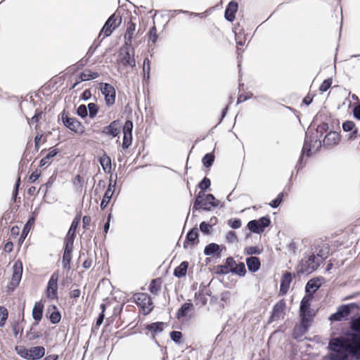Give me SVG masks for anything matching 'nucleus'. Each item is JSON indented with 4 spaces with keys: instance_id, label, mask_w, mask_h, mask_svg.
I'll return each mask as SVG.
<instances>
[{
    "instance_id": "1",
    "label": "nucleus",
    "mask_w": 360,
    "mask_h": 360,
    "mask_svg": "<svg viewBox=\"0 0 360 360\" xmlns=\"http://www.w3.org/2000/svg\"><path fill=\"white\" fill-rule=\"evenodd\" d=\"M321 146V141L318 139L317 135L314 136V133L310 131L306 132L304 142L302 150V155H300L296 167L297 169H300L304 167V164H302L303 160V154L304 153H307L308 157L311 155V150L312 149H318Z\"/></svg>"
},
{
    "instance_id": "2",
    "label": "nucleus",
    "mask_w": 360,
    "mask_h": 360,
    "mask_svg": "<svg viewBox=\"0 0 360 360\" xmlns=\"http://www.w3.org/2000/svg\"><path fill=\"white\" fill-rule=\"evenodd\" d=\"M329 349L333 352L330 354L332 360H346L347 354L345 350V343L342 339H332L328 345Z\"/></svg>"
},
{
    "instance_id": "3",
    "label": "nucleus",
    "mask_w": 360,
    "mask_h": 360,
    "mask_svg": "<svg viewBox=\"0 0 360 360\" xmlns=\"http://www.w3.org/2000/svg\"><path fill=\"white\" fill-rule=\"evenodd\" d=\"M354 309H359V306L356 303L341 305L338 308L335 313L330 316L329 320L331 321H340L346 319Z\"/></svg>"
},
{
    "instance_id": "4",
    "label": "nucleus",
    "mask_w": 360,
    "mask_h": 360,
    "mask_svg": "<svg viewBox=\"0 0 360 360\" xmlns=\"http://www.w3.org/2000/svg\"><path fill=\"white\" fill-rule=\"evenodd\" d=\"M120 62L125 67L134 68L136 66L134 51L132 46L125 48L124 44H123L120 51Z\"/></svg>"
},
{
    "instance_id": "5",
    "label": "nucleus",
    "mask_w": 360,
    "mask_h": 360,
    "mask_svg": "<svg viewBox=\"0 0 360 360\" xmlns=\"http://www.w3.org/2000/svg\"><path fill=\"white\" fill-rule=\"evenodd\" d=\"M59 278L58 271L53 272L47 284L46 295V297L50 300L58 299V281Z\"/></svg>"
},
{
    "instance_id": "6",
    "label": "nucleus",
    "mask_w": 360,
    "mask_h": 360,
    "mask_svg": "<svg viewBox=\"0 0 360 360\" xmlns=\"http://www.w3.org/2000/svg\"><path fill=\"white\" fill-rule=\"evenodd\" d=\"M311 296H304L300 303V315L302 316V324L307 327L311 319Z\"/></svg>"
},
{
    "instance_id": "7",
    "label": "nucleus",
    "mask_w": 360,
    "mask_h": 360,
    "mask_svg": "<svg viewBox=\"0 0 360 360\" xmlns=\"http://www.w3.org/2000/svg\"><path fill=\"white\" fill-rule=\"evenodd\" d=\"M61 120L64 126L72 131L79 133L83 131L82 123L75 117H70L64 111L61 113Z\"/></svg>"
},
{
    "instance_id": "8",
    "label": "nucleus",
    "mask_w": 360,
    "mask_h": 360,
    "mask_svg": "<svg viewBox=\"0 0 360 360\" xmlns=\"http://www.w3.org/2000/svg\"><path fill=\"white\" fill-rule=\"evenodd\" d=\"M270 223L271 221L269 217H262L257 220L250 221L247 226L250 231L255 233H261Z\"/></svg>"
},
{
    "instance_id": "9",
    "label": "nucleus",
    "mask_w": 360,
    "mask_h": 360,
    "mask_svg": "<svg viewBox=\"0 0 360 360\" xmlns=\"http://www.w3.org/2000/svg\"><path fill=\"white\" fill-rule=\"evenodd\" d=\"M133 299L137 305H139L145 313H150L152 309V301L150 296L146 293L139 292L133 295Z\"/></svg>"
},
{
    "instance_id": "10",
    "label": "nucleus",
    "mask_w": 360,
    "mask_h": 360,
    "mask_svg": "<svg viewBox=\"0 0 360 360\" xmlns=\"http://www.w3.org/2000/svg\"><path fill=\"white\" fill-rule=\"evenodd\" d=\"M100 85V89L102 94L105 97L106 105H112L115 101L116 92L115 88L108 83H101Z\"/></svg>"
},
{
    "instance_id": "11",
    "label": "nucleus",
    "mask_w": 360,
    "mask_h": 360,
    "mask_svg": "<svg viewBox=\"0 0 360 360\" xmlns=\"http://www.w3.org/2000/svg\"><path fill=\"white\" fill-rule=\"evenodd\" d=\"M319 257H321L319 254H317V255L314 254L309 255L304 264V271L311 273L317 269L320 264L323 262V259Z\"/></svg>"
},
{
    "instance_id": "12",
    "label": "nucleus",
    "mask_w": 360,
    "mask_h": 360,
    "mask_svg": "<svg viewBox=\"0 0 360 360\" xmlns=\"http://www.w3.org/2000/svg\"><path fill=\"white\" fill-rule=\"evenodd\" d=\"M22 264L20 260L15 262L13 266V275L11 281V285L16 287L22 278Z\"/></svg>"
},
{
    "instance_id": "13",
    "label": "nucleus",
    "mask_w": 360,
    "mask_h": 360,
    "mask_svg": "<svg viewBox=\"0 0 360 360\" xmlns=\"http://www.w3.org/2000/svg\"><path fill=\"white\" fill-rule=\"evenodd\" d=\"M136 30V24L130 21L127 23V27L126 32L124 35V47L132 46V39L134 37V32Z\"/></svg>"
},
{
    "instance_id": "14",
    "label": "nucleus",
    "mask_w": 360,
    "mask_h": 360,
    "mask_svg": "<svg viewBox=\"0 0 360 360\" xmlns=\"http://www.w3.org/2000/svg\"><path fill=\"white\" fill-rule=\"evenodd\" d=\"M102 134L111 136L113 138L117 136L120 134L119 122L117 120L112 121L109 125L103 127Z\"/></svg>"
},
{
    "instance_id": "15",
    "label": "nucleus",
    "mask_w": 360,
    "mask_h": 360,
    "mask_svg": "<svg viewBox=\"0 0 360 360\" xmlns=\"http://www.w3.org/2000/svg\"><path fill=\"white\" fill-rule=\"evenodd\" d=\"M238 5L236 1H232L228 4L224 13L226 20L233 22L235 19L236 13L238 11Z\"/></svg>"
},
{
    "instance_id": "16",
    "label": "nucleus",
    "mask_w": 360,
    "mask_h": 360,
    "mask_svg": "<svg viewBox=\"0 0 360 360\" xmlns=\"http://www.w3.org/2000/svg\"><path fill=\"white\" fill-rule=\"evenodd\" d=\"M219 201L217 200L212 194H207L204 199L202 208L205 211H210L212 207H217Z\"/></svg>"
},
{
    "instance_id": "17",
    "label": "nucleus",
    "mask_w": 360,
    "mask_h": 360,
    "mask_svg": "<svg viewBox=\"0 0 360 360\" xmlns=\"http://www.w3.org/2000/svg\"><path fill=\"white\" fill-rule=\"evenodd\" d=\"M285 307V303L283 300H281L277 302L274 308L271 315V321H275L279 319L281 316H283V311Z\"/></svg>"
},
{
    "instance_id": "18",
    "label": "nucleus",
    "mask_w": 360,
    "mask_h": 360,
    "mask_svg": "<svg viewBox=\"0 0 360 360\" xmlns=\"http://www.w3.org/2000/svg\"><path fill=\"white\" fill-rule=\"evenodd\" d=\"M221 252V249L220 248V246L214 243H212L208 244L205 246L204 249V254L206 256H211V257H220Z\"/></svg>"
},
{
    "instance_id": "19",
    "label": "nucleus",
    "mask_w": 360,
    "mask_h": 360,
    "mask_svg": "<svg viewBox=\"0 0 360 360\" xmlns=\"http://www.w3.org/2000/svg\"><path fill=\"white\" fill-rule=\"evenodd\" d=\"M340 141V136L336 131H330L323 139V145L326 146H333L337 145Z\"/></svg>"
},
{
    "instance_id": "20",
    "label": "nucleus",
    "mask_w": 360,
    "mask_h": 360,
    "mask_svg": "<svg viewBox=\"0 0 360 360\" xmlns=\"http://www.w3.org/2000/svg\"><path fill=\"white\" fill-rule=\"evenodd\" d=\"M292 281V274L289 272H286L283 276L281 285H280V292L283 295L287 293L289 290L290 284Z\"/></svg>"
},
{
    "instance_id": "21",
    "label": "nucleus",
    "mask_w": 360,
    "mask_h": 360,
    "mask_svg": "<svg viewBox=\"0 0 360 360\" xmlns=\"http://www.w3.org/2000/svg\"><path fill=\"white\" fill-rule=\"evenodd\" d=\"M246 264L248 270L252 273L257 271L261 266L259 259L255 256L248 257L246 259Z\"/></svg>"
},
{
    "instance_id": "22",
    "label": "nucleus",
    "mask_w": 360,
    "mask_h": 360,
    "mask_svg": "<svg viewBox=\"0 0 360 360\" xmlns=\"http://www.w3.org/2000/svg\"><path fill=\"white\" fill-rule=\"evenodd\" d=\"M30 360H38L45 354V349L41 346L33 347L29 349Z\"/></svg>"
},
{
    "instance_id": "23",
    "label": "nucleus",
    "mask_w": 360,
    "mask_h": 360,
    "mask_svg": "<svg viewBox=\"0 0 360 360\" xmlns=\"http://www.w3.org/2000/svg\"><path fill=\"white\" fill-rule=\"evenodd\" d=\"M98 77H99V74L98 72H91L90 70H86L80 74V75H79L80 81H77V82H75L72 85L71 89H75L81 82L94 79Z\"/></svg>"
},
{
    "instance_id": "24",
    "label": "nucleus",
    "mask_w": 360,
    "mask_h": 360,
    "mask_svg": "<svg viewBox=\"0 0 360 360\" xmlns=\"http://www.w3.org/2000/svg\"><path fill=\"white\" fill-rule=\"evenodd\" d=\"M320 287L321 283L319 280H309L305 286L306 292L308 294L307 296H311L312 297L313 294L316 292Z\"/></svg>"
},
{
    "instance_id": "25",
    "label": "nucleus",
    "mask_w": 360,
    "mask_h": 360,
    "mask_svg": "<svg viewBox=\"0 0 360 360\" xmlns=\"http://www.w3.org/2000/svg\"><path fill=\"white\" fill-rule=\"evenodd\" d=\"M194 307L191 302H186L183 304L176 313V318L181 319L186 316L188 313L193 309Z\"/></svg>"
},
{
    "instance_id": "26",
    "label": "nucleus",
    "mask_w": 360,
    "mask_h": 360,
    "mask_svg": "<svg viewBox=\"0 0 360 360\" xmlns=\"http://www.w3.org/2000/svg\"><path fill=\"white\" fill-rule=\"evenodd\" d=\"M43 305L41 302H36L32 309V318L36 321L41 320L43 316Z\"/></svg>"
},
{
    "instance_id": "27",
    "label": "nucleus",
    "mask_w": 360,
    "mask_h": 360,
    "mask_svg": "<svg viewBox=\"0 0 360 360\" xmlns=\"http://www.w3.org/2000/svg\"><path fill=\"white\" fill-rule=\"evenodd\" d=\"M58 152L59 150L57 148H50L49 153L41 160L40 166L43 167L50 165L51 159L53 158L58 153Z\"/></svg>"
},
{
    "instance_id": "28",
    "label": "nucleus",
    "mask_w": 360,
    "mask_h": 360,
    "mask_svg": "<svg viewBox=\"0 0 360 360\" xmlns=\"http://www.w3.org/2000/svg\"><path fill=\"white\" fill-rule=\"evenodd\" d=\"M188 263L187 262H182L177 267L174 269V276L177 278H181L186 274Z\"/></svg>"
},
{
    "instance_id": "29",
    "label": "nucleus",
    "mask_w": 360,
    "mask_h": 360,
    "mask_svg": "<svg viewBox=\"0 0 360 360\" xmlns=\"http://www.w3.org/2000/svg\"><path fill=\"white\" fill-rule=\"evenodd\" d=\"M165 323L163 322H155L151 324H148L146 326V328L151 331L154 335L161 333L164 329Z\"/></svg>"
},
{
    "instance_id": "30",
    "label": "nucleus",
    "mask_w": 360,
    "mask_h": 360,
    "mask_svg": "<svg viewBox=\"0 0 360 360\" xmlns=\"http://www.w3.org/2000/svg\"><path fill=\"white\" fill-rule=\"evenodd\" d=\"M100 164L105 172H109L111 169V159L106 154H103L99 160Z\"/></svg>"
},
{
    "instance_id": "31",
    "label": "nucleus",
    "mask_w": 360,
    "mask_h": 360,
    "mask_svg": "<svg viewBox=\"0 0 360 360\" xmlns=\"http://www.w3.org/2000/svg\"><path fill=\"white\" fill-rule=\"evenodd\" d=\"M79 223H80V216L77 215L74 218L73 221H72L71 226L68 230V234L66 236L75 238L76 229L78 227Z\"/></svg>"
},
{
    "instance_id": "32",
    "label": "nucleus",
    "mask_w": 360,
    "mask_h": 360,
    "mask_svg": "<svg viewBox=\"0 0 360 360\" xmlns=\"http://www.w3.org/2000/svg\"><path fill=\"white\" fill-rule=\"evenodd\" d=\"M108 20V23L111 24L113 28H117L122 23V17L118 13H114Z\"/></svg>"
},
{
    "instance_id": "33",
    "label": "nucleus",
    "mask_w": 360,
    "mask_h": 360,
    "mask_svg": "<svg viewBox=\"0 0 360 360\" xmlns=\"http://www.w3.org/2000/svg\"><path fill=\"white\" fill-rule=\"evenodd\" d=\"M115 29L116 28H113L111 24L108 23V20H107L99 34V37H101L103 34L104 35L103 38L109 37Z\"/></svg>"
},
{
    "instance_id": "34",
    "label": "nucleus",
    "mask_w": 360,
    "mask_h": 360,
    "mask_svg": "<svg viewBox=\"0 0 360 360\" xmlns=\"http://www.w3.org/2000/svg\"><path fill=\"white\" fill-rule=\"evenodd\" d=\"M113 193L114 191H111L110 189H107L105 191L100 205L101 210H104L107 207L108 204L109 203L110 200L112 197Z\"/></svg>"
},
{
    "instance_id": "35",
    "label": "nucleus",
    "mask_w": 360,
    "mask_h": 360,
    "mask_svg": "<svg viewBox=\"0 0 360 360\" xmlns=\"http://www.w3.org/2000/svg\"><path fill=\"white\" fill-rule=\"evenodd\" d=\"M230 272L237 274L240 276H245L246 274V269L244 263L240 262L237 264L234 269H229Z\"/></svg>"
},
{
    "instance_id": "36",
    "label": "nucleus",
    "mask_w": 360,
    "mask_h": 360,
    "mask_svg": "<svg viewBox=\"0 0 360 360\" xmlns=\"http://www.w3.org/2000/svg\"><path fill=\"white\" fill-rule=\"evenodd\" d=\"M160 289V282L158 279L153 280L148 286L149 291L153 295H158Z\"/></svg>"
},
{
    "instance_id": "37",
    "label": "nucleus",
    "mask_w": 360,
    "mask_h": 360,
    "mask_svg": "<svg viewBox=\"0 0 360 360\" xmlns=\"http://www.w3.org/2000/svg\"><path fill=\"white\" fill-rule=\"evenodd\" d=\"M72 259V252L64 251L62 259L63 267L65 269H70V262Z\"/></svg>"
},
{
    "instance_id": "38",
    "label": "nucleus",
    "mask_w": 360,
    "mask_h": 360,
    "mask_svg": "<svg viewBox=\"0 0 360 360\" xmlns=\"http://www.w3.org/2000/svg\"><path fill=\"white\" fill-rule=\"evenodd\" d=\"M158 39V36L157 34V29L155 25L150 29L148 32V43H151L152 44H155Z\"/></svg>"
},
{
    "instance_id": "39",
    "label": "nucleus",
    "mask_w": 360,
    "mask_h": 360,
    "mask_svg": "<svg viewBox=\"0 0 360 360\" xmlns=\"http://www.w3.org/2000/svg\"><path fill=\"white\" fill-rule=\"evenodd\" d=\"M214 160V155H212V153H207L202 158V162L203 165L205 167L208 168L212 165Z\"/></svg>"
},
{
    "instance_id": "40",
    "label": "nucleus",
    "mask_w": 360,
    "mask_h": 360,
    "mask_svg": "<svg viewBox=\"0 0 360 360\" xmlns=\"http://www.w3.org/2000/svg\"><path fill=\"white\" fill-rule=\"evenodd\" d=\"M237 264L236 263L234 259L232 257H229L226 259V263L224 265H220L219 266V269H233L235 268L236 265Z\"/></svg>"
},
{
    "instance_id": "41",
    "label": "nucleus",
    "mask_w": 360,
    "mask_h": 360,
    "mask_svg": "<svg viewBox=\"0 0 360 360\" xmlns=\"http://www.w3.org/2000/svg\"><path fill=\"white\" fill-rule=\"evenodd\" d=\"M15 351L17 354L20 355L22 358L30 360L29 349H27L22 346H17L15 347Z\"/></svg>"
},
{
    "instance_id": "42",
    "label": "nucleus",
    "mask_w": 360,
    "mask_h": 360,
    "mask_svg": "<svg viewBox=\"0 0 360 360\" xmlns=\"http://www.w3.org/2000/svg\"><path fill=\"white\" fill-rule=\"evenodd\" d=\"M87 110L89 111L90 118L93 119L96 116L98 112V108L94 103H90L88 104Z\"/></svg>"
},
{
    "instance_id": "43",
    "label": "nucleus",
    "mask_w": 360,
    "mask_h": 360,
    "mask_svg": "<svg viewBox=\"0 0 360 360\" xmlns=\"http://www.w3.org/2000/svg\"><path fill=\"white\" fill-rule=\"evenodd\" d=\"M132 142V134H124L123 136V141H122V148L127 149L131 145Z\"/></svg>"
},
{
    "instance_id": "44",
    "label": "nucleus",
    "mask_w": 360,
    "mask_h": 360,
    "mask_svg": "<svg viewBox=\"0 0 360 360\" xmlns=\"http://www.w3.org/2000/svg\"><path fill=\"white\" fill-rule=\"evenodd\" d=\"M198 236V231L197 228H193L186 235V240L189 242H194Z\"/></svg>"
},
{
    "instance_id": "45",
    "label": "nucleus",
    "mask_w": 360,
    "mask_h": 360,
    "mask_svg": "<svg viewBox=\"0 0 360 360\" xmlns=\"http://www.w3.org/2000/svg\"><path fill=\"white\" fill-rule=\"evenodd\" d=\"M74 239H75V238L68 237V236L65 237L64 251L72 252Z\"/></svg>"
},
{
    "instance_id": "46",
    "label": "nucleus",
    "mask_w": 360,
    "mask_h": 360,
    "mask_svg": "<svg viewBox=\"0 0 360 360\" xmlns=\"http://www.w3.org/2000/svg\"><path fill=\"white\" fill-rule=\"evenodd\" d=\"M8 319V311L4 307H0V327L5 325L6 321Z\"/></svg>"
},
{
    "instance_id": "47",
    "label": "nucleus",
    "mask_w": 360,
    "mask_h": 360,
    "mask_svg": "<svg viewBox=\"0 0 360 360\" xmlns=\"http://www.w3.org/2000/svg\"><path fill=\"white\" fill-rule=\"evenodd\" d=\"M228 225L233 229H239L241 225V220L240 219H231L227 221Z\"/></svg>"
},
{
    "instance_id": "48",
    "label": "nucleus",
    "mask_w": 360,
    "mask_h": 360,
    "mask_svg": "<svg viewBox=\"0 0 360 360\" xmlns=\"http://www.w3.org/2000/svg\"><path fill=\"white\" fill-rule=\"evenodd\" d=\"M283 193H280L278 195V196L269 203V205L272 208L278 207L280 205V204L281 203V202L283 201Z\"/></svg>"
},
{
    "instance_id": "49",
    "label": "nucleus",
    "mask_w": 360,
    "mask_h": 360,
    "mask_svg": "<svg viewBox=\"0 0 360 360\" xmlns=\"http://www.w3.org/2000/svg\"><path fill=\"white\" fill-rule=\"evenodd\" d=\"M61 319V315L59 311H55L50 315V321L52 323L56 324L60 322Z\"/></svg>"
},
{
    "instance_id": "50",
    "label": "nucleus",
    "mask_w": 360,
    "mask_h": 360,
    "mask_svg": "<svg viewBox=\"0 0 360 360\" xmlns=\"http://www.w3.org/2000/svg\"><path fill=\"white\" fill-rule=\"evenodd\" d=\"M226 239L229 243H233L238 241L236 233L233 231H229L226 235Z\"/></svg>"
},
{
    "instance_id": "51",
    "label": "nucleus",
    "mask_w": 360,
    "mask_h": 360,
    "mask_svg": "<svg viewBox=\"0 0 360 360\" xmlns=\"http://www.w3.org/2000/svg\"><path fill=\"white\" fill-rule=\"evenodd\" d=\"M261 252L257 246H250L245 248V252L249 255H259Z\"/></svg>"
},
{
    "instance_id": "52",
    "label": "nucleus",
    "mask_w": 360,
    "mask_h": 360,
    "mask_svg": "<svg viewBox=\"0 0 360 360\" xmlns=\"http://www.w3.org/2000/svg\"><path fill=\"white\" fill-rule=\"evenodd\" d=\"M332 82L333 80L331 78L325 79L321 84L319 90L322 92L326 91L331 86Z\"/></svg>"
},
{
    "instance_id": "53",
    "label": "nucleus",
    "mask_w": 360,
    "mask_h": 360,
    "mask_svg": "<svg viewBox=\"0 0 360 360\" xmlns=\"http://www.w3.org/2000/svg\"><path fill=\"white\" fill-rule=\"evenodd\" d=\"M77 113L82 118L86 117L88 115L87 107L85 105H80L77 110Z\"/></svg>"
},
{
    "instance_id": "54",
    "label": "nucleus",
    "mask_w": 360,
    "mask_h": 360,
    "mask_svg": "<svg viewBox=\"0 0 360 360\" xmlns=\"http://www.w3.org/2000/svg\"><path fill=\"white\" fill-rule=\"evenodd\" d=\"M171 339L176 343H179L182 338V333L180 331L173 330L170 333Z\"/></svg>"
},
{
    "instance_id": "55",
    "label": "nucleus",
    "mask_w": 360,
    "mask_h": 360,
    "mask_svg": "<svg viewBox=\"0 0 360 360\" xmlns=\"http://www.w3.org/2000/svg\"><path fill=\"white\" fill-rule=\"evenodd\" d=\"M355 128V124L352 121L347 120L342 123V129L345 131H352Z\"/></svg>"
},
{
    "instance_id": "56",
    "label": "nucleus",
    "mask_w": 360,
    "mask_h": 360,
    "mask_svg": "<svg viewBox=\"0 0 360 360\" xmlns=\"http://www.w3.org/2000/svg\"><path fill=\"white\" fill-rule=\"evenodd\" d=\"M133 122L131 120H127L123 126V134H132Z\"/></svg>"
},
{
    "instance_id": "57",
    "label": "nucleus",
    "mask_w": 360,
    "mask_h": 360,
    "mask_svg": "<svg viewBox=\"0 0 360 360\" xmlns=\"http://www.w3.org/2000/svg\"><path fill=\"white\" fill-rule=\"evenodd\" d=\"M211 229L212 226L205 221H202L200 224V230L205 234H208Z\"/></svg>"
},
{
    "instance_id": "58",
    "label": "nucleus",
    "mask_w": 360,
    "mask_h": 360,
    "mask_svg": "<svg viewBox=\"0 0 360 360\" xmlns=\"http://www.w3.org/2000/svg\"><path fill=\"white\" fill-rule=\"evenodd\" d=\"M211 182L210 179L205 177L198 184V187L200 190H205L210 186Z\"/></svg>"
},
{
    "instance_id": "59",
    "label": "nucleus",
    "mask_w": 360,
    "mask_h": 360,
    "mask_svg": "<svg viewBox=\"0 0 360 360\" xmlns=\"http://www.w3.org/2000/svg\"><path fill=\"white\" fill-rule=\"evenodd\" d=\"M203 199L204 198H200V196H196L193 206V212L202 208V203H203Z\"/></svg>"
},
{
    "instance_id": "60",
    "label": "nucleus",
    "mask_w": 360,
    "mask_h": 360,
    "mask_svg": "<svg viewBox=\"0 0 360 360\" xmlns=\"http://www.w3.org/2000/svg\"><path fill=\"white\" fill-rule=\"evenodd\" d=\"M42 114L41 111L36 110L35 114L32 116L30 120L28 121L30 124H37L39 122V117Z\"/></svg>"
},
{
    "instance_id": "61",
    "label": "nucleus",
    "mask_w": 360,
    "mask_h": 360,
    "mask_svg": "<svg viewBox=\"0 0 360 360\" xmlns=\"http://www.w3.org/2000/svg\"><path fill=\"white\" fill-rule=\"evenodd\" d=\"M328 124L326 122H323L318 126L316 129V134H321V136H322L323 133L328 131Z\"/></svg>"
},
{
    "instance_id": "62",
    "label": "nucleus",
    "mask_w": 360,
    "mask_h": 360,
    "mask_svg": "<svg viewBox=\"0 0 360 360\" xmlns=\"http://www.w3.org/2000/svg\"><path fill=\"white\" fill-rule=\"evenodd\" d=\"M26 336L30 340H33L38 338L39 337V335L32 332V329H30V331L27 332Z\"/></svg>"
},
{
    "instance_id": "63",
    "label": "nucleus",
    "mask_w": 360,
    "mask_h": 360,
    "mask_svg": "<svg viewBox=\"0 0 360 360\" xmlns=\"http://www.w3.org/2000/svg\"><path fill=\"white\" fill-rule=\"evenodd\" d=\"M353 115L356 119L360 120V104L354 108Z\"/></svg>"
},
{
    "instance_id": "64",
    "label": "nucleus",
    "mask_w": 360,
    "mask_h": 360,
    "mask_svg": "<svg viewBox=\"0 0 360 360\" xmlns=\"http://www.w3.org/2000/svg\"><path fill=\"white\" fill-rule=\"evenodd\" d=\"M358 136H360V132L357 128H354L349 136V139L354 140Z\"/></svg>"
}]
</instances>
